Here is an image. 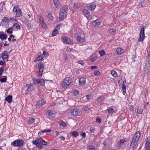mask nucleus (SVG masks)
<instances>
[{
	"instance_id": "9b49d317",
	"label": "nucleus",
	"mask_w": 150,
	"mask_h": 150,
	"mask_svg": "<svg viewBox=\"0 0 150 150\" xmlns=\"http://www.w3.org/2000/svg\"><path fill=\"white\" fill-rule=\"evenodd\" d=\"M39 21L43 28H46L47 25L45 23L43 18L41 16H39Z\"/></svg>"
},
{
	"instance_id": "f3484780",
	"label": "nucleus",
	"mask_w": 150,
	"mask_h": 150,
	"mask_svg": "<svg viewBox=\"0 0 150 150\" xmlns=\"http://www.w3.org/2000/svg\"><path fill=\"white\" fill-rule=\"evenodd\" d=\"M79 84L83 85L86 83V79L83 77H81L79 79Z\"/></svg>"
},
{
	"instance_id": "c85d7f7f",
	"label": "nucleus",
	"mask_w": 150,
	"mask_h": 150,
	"mask_svg": "<svg viewBox=\"0 0 150 150\" xmlns=\"http://www.w3.org/2000/svg\"><path fill=\"white\" fill-rule=\"evenodd\" d=\"M45 81L43 79H39L38 83L40 84V85L43 86L45 85Z\"/></svg>"
},
{
	"instance_id": "4468645a",
	"label": "nucleus",
	"mask_w": 150,
	"mask_h": 150,
	"mask_svg": "<svg viewBox=\"0 0 150 150\" xmlns=\"http://www.w3.org/2000/svg\"><path fill=\"white\" fill-rule=\"evenodd\" d=\"M93 25L95 27H98L101 23L100 20L98 19H97L94 21H93Z\"/></svg>"
},
{
	"instance_id": "338daca9",
	"label": "nucleus",
	"mask_w": 150,
	"mask_h": 150,
	"mask_svg": "<svg viewBox=\"0 0 150 150\" xmlns=\"http://www.w3.org/2000/svg\"><path fill=\"white\" fill-rule=\"evenodd\" d=\"M94 129L92 127H91L90 129V131L92 132H93L94 131Z\"/></svg>"
},
{
	"instance_id": "79ce46f5",
	"label": "nucleus",
	"mask_w": 150,
	"mask_h": 150,
	"mask_svg": "<svg viewBox=\"0 0 150 150\" xmlns=\"http://www.w3.org/2000/svg\"><path fill=\"white\" fill-rule=\"evenodd\" d=\"M143 112V110L141 108L138 109L137 110V112L139 114H142Z\"/></svg>"
},
{
	"instance_id": "412c9836",
	"label": "nucleus",
	"mask_w": 150,
	"mask_h": 150,
	"mask_svg": "<svg viewBox=\"0 0 150 150\" xmlns=\"http://www.w3.org/2000/svg\"><path fill=\"white\" fill-rule=\"evenodd\" d=\"M43 58L44 57L43 55H40L37 57V58L34 60V62H35L38 61H41L44 59Z\"/></svg>"
},
{
	"instance_id": "4c0bfd02",
	"label": "nucleus",
	"mask_w": 150,
	"mask_h": 150,
	"mask_svg": "<svg viewBox=\"0 0 150 150\" xmlns=\"http://www.w3.org/2000/svg\"><path fill=\"white\" fill-rule=\"evenodd\" d=\"M74 7L75 8L78 9L80 7V5L78 3H75L74 5Z\"/></svg>"
},
{
	"instance_id": "680f3d73",
	"label": "nucleus",
	"mask_w": 150,
	"mask_h": 150,
	"mask_svg": "<svg viewBox=\"0 0 150 150\" xmlns=\"http://www.w3.org/2000/svg\"><path fill=\"white\" fill-rule=\"evenodd\" d=\"M96 121L97 122H98L100 123L101 122V120L99 118H96Z\"/></svg>"
},
{
	"instance_id": "6e6d98bb",
	"label": "nucleus",
	"mask_w": 150,
	"mask_h": 150,
	"mask_svg": "<svg viewBox=\"0 0 150 150\" xmlns=\"http://www.w3.org/2000/svg\"><path fill=\"white\" fill-rule=\"evenodd\" d=\"M11 28H8L7 30V33H9V34H11L12 33V31L11 30Z\"/></svg>"
},
{
	"instance_id": "393cba45",
	"label": "nucleus",
	"mask_w": 150,
	"mask_h": 150,
	"mask_svg": "<svg viewBox=\"0 0 150 150\" xmlns=\"http://www.w3.org/2000/svg\"><path fill=\"white\" fill-rule=\"evenodd\" d=\"M20 28V26L17 23L14 24L12 26V28L14 30H17Z\"/></svg>"
},
{
	"instance_id": "b1692460",
	"label": "nucleus",
	"mask_w": 150,
	"mask_h": 150,
	"mask_svg": "<svg viewBox=\"0 0 150 150\" xmlns=\"http://www.w3.org/2000/svg\"><path fill=\"white\" fill-rule=\"evenodd\" d=\"M145 148L147 150H150V142L149 141L147 140L146 141Z\"/></svg>"
},
{
	"instance_id": "58836bf2",
	"label": "nucleus",
	"mask_w": 150,
	"mask_h": 150,
	"mask_svg": "<svg viewBox=\"0 0 150 150\" xmlns=\"http://www.w3.org/2000/svg\"><path fill=\"white\" fill-rule=\"evenodd\" d=\"M33 86V85L30 83V84H27L25 87L27 88V89L30 90V89L31 86L32 87Z\"/></svg>"
},
{
	"instance_id": "cd10ccee",
	"label": "nucleus",
	"mask_w": 150,
	"mask_h": 150,
	"mask_svg": "<svg viewBox=\"0 0 150 150\" xmlns=\"http://www.w3.org/2000/svg\"><path fill=\"white\" fill-rule=\"evenodd\" d=\"M71 135L74 137H76L79 135V133L76 131H74L71 133Z\"/></svg>"
},
{
	"instance_id": "473e14b6",
	"label": "nucleus",
	"mask_w": 150,
	"mask_h": 150,
	"mask_svg": "<svg viewBox=\"0 0 150 150\" xmlns=\"http://www.w3.org/2000/svg\"><path fill=\"white\" fill-rule=\"evenodd\" d=\"M58 33L57 30L55 29L52 32V35L53 36H55Z\"/></svg>"
},
{
	"instance_id": "e433bc0d",
	"label": "nucleus",
	"mask_w": 150,
	"mask_h": 150,
	"mask_svg": "<svg viewBox=\"0 0 150 150\" xmlns=\"http://www.w3.org/2000/svg\"><path fill=\"white\" fill-rule=\"evenodd\" d=\"M140 5L141 6V7L142 8L146 6V3L144 2L142 3H140L138 4V6H140Z\"/></svg>"
},
{
	"instance_id": "c03bdc74",
	"label": "nucleus",
	"mask_w": 150,
	"mask_h": 150,
	"mask_svg": "<svg viewBox=\"0 0 150 150\" xmlns=\"http://www.w3.org/2000/svg\"><path fill=\"white\" fill-rule=\"evenodd\" d=\"M146 61L147 63H148V64L150 66V56H147Z\"/></svg>"
},
{
	"instance_id": "5fc2aeb1",
	"label": "nucleus",
	"mask_w": 150,
	"mask_h": 150,
	"mask_svg": "<svg viewBox=\"0 0 150 150\" xmlns=\"http://www.w3.org/2000/svg\"><path fill=\"white\" fill-rule=\"evenodd\" d=\"M29 120L31 123H33L35 122V120L33 118H31L29 119Z\"/></svg>"
},
{
	"instance_id": "09e8293b",
	"label": "nucleus",
	"mask_w": 150,
	"mask_h": 150,
	"mask_svg": "<svg viewBox=\"0 0 150 150\" xmlns=\"http://www.w3.org/2000/svg\"><path fill=\"white\" fill-rule=\"evenodd\" d=\"M7 80L6 78H1L0 79V81L1 82H5Z\"/></svg>"
},
{
	"instance_id": "dca6fc26",
	"label": "nucleus",
	"mask_w": 150,
	"mask_h": 150,
	"mask_svg": "<svg viewBox=\"0 0 150 150\" xmlns=\"http://www.w3.org/2000/svg\"><path fill=\"white\" fill-rule=\"evenodd\" d=\"M126 140L125 139H121L117 143V146L118 147H120L122 145L126 142Z\"/></svg>"
},
{
	"instance_id": "864d4df0",
	"label": "nucleus",
	"mask_w": 150,
	"mask_h": 150,
	"mask_svg": "<svg viewBox=\"0 0 150 150\" xmlns=\"http://www.w3.org/2000/svg\"><path fill=\"white\" fill-rule=\"evenodd\" d=\"M42 143L43 145H44L45 146H47V143L45 141H44L43 139V140L42 141Z\"/></svg>"
},
{
	"instance_id": "0eeeda50",
	"label": "nucleus",
	"mask_w": 150,
	"mask_h": 150,
	"mask_svg": "<svg viewBox=\"0 0 150 150\" xmlns=\"http://www.w3.org/2000/svg\"><path fill=\"white\" fill-rule=\"evenodd\" d=\"M144 29V28H142L140 32V38L138 39V41L139 42L143 41L145 38Z\"/></svg>"
},
{
	"instance_id": "4be33fe9",
	"label": "nucleus",
	"mask_w": 150,
	"mask_h": 150,
	"mask_svg": "<svg viewBox=\"0 0 150 150\" xmlns=\"http://www.w3.org/2000/svg\"><path fill=\"white\" fill-rule=\"evenodd\" d=\"M105 99V97L104 96H100L97 99L98 102L99 103H101Z\"/></svg>"
},
{
	"instance_id": "49530a36",
	"label": "nucleus",
	"mask_w": 150,
	"mask_h": 150,
	"mask_svg": "<svg viewBox=\"0 0 150 150\" xmlns=\"http://www.w3.org/2000/svg\"><path fill=\"white\" fill-rule=\"evenodd\" d=\"M88 148L89 150H96L94 147L92 145L89 146Z\"/></svg>"
},
{
	"instance_id": "5701e85b",
	"label": "nucleus",
	"mask_w": 150,
	"mask_h": 150,
	"mask_svg": "<svg viewBox=\"0 0 150 150\" xmlns=\"http://www.w3.org/2000/svg\"><path fill=\"white\" fill-rule=\"evenodd\" d=\"M7 38V36L6 34L2 33L0 34V39L2 40H6Z\"/></svg>"
},
{
	"instance_id": "7c9ffc66",
	"label": "nucleus",
	"mask_w": 150,
	"mask_h": 150,
	"mask_svg": "<svg viewBox=\"0 0 150 150\" xmlns=\"http://www.w3.org/2000/svg\"><path fill=\"white\" fill-rule=\"evenodd\" d=\"M116 32V30L113 28L109 30V33L112 35H114Z\"/></svg>"
},
{
	"instance_id": "39448f33",
	"label": "nucleus",
	"mask_w": 150,
	"mask_h": 150,
	"mask_svg": "<svg viewBox=\"0 0 150 150\" xmlns=\"http://www.w3.org/2000/svg\"><path fill=\"white\" fill-rule=\"evenodd\" d=\"M23 140L18 139L12 142L11 144L15 146H23Z\"/></svg>"
},
{
	"instance_id": "8fccbe9b",
	"label": "nucleus",
	"mask_w": 150,
	"mask_h": 150,
	"mask_svg": "<svg viewBox=\"0 0 150 150\" xmlns=\"http://www.w3.org/2000/svg\"><path fill=\"white\" fill-rule=\"evenodd\" d=\"M4 71V69L2 67L0 68V77L2 75V73H3Z\"/></svg>"
},
{
	"instance_id": "de8ad7c7",
	"label": "nucleus",
	"mask_w": 150,
	"mask_h": 150,
	"mask_svg": "<svg viewBox=\"0 0 150 150\" xmlns=\"http://www.w3.org/2000/svg\"><path fill=\"white\" fill-rule=\"evenodd\" d=\"M43 54L44 56L45 57H47L49 55L48 53L45 51H44L43 52Z\"/></svg>"
},
{
	"instance_id": "13d9d810",
	"label": "nucleus",
	"mask_w": 150,
	"mask_h": 150,
	"mask_svg": "<svg viewBox=\"0 0 150 150\" xmlns=\"http://www.w3.org/2000/svg\"><path fill=\"white\" fill-rule=\"evenodd\" d=\"M48 115L50 116H51L52 117H53L54 116V115H53V114L52 113V111H48Z\"/></svg>"
},
{
	"instance_id": "f257e3e1",
	"label": "nucleus",
	"mask_w": 150,
	"mask_h": 150,
	"mask_svg": "<svg viewBox=\"0 0 150 150\" xmlns=\"http://www.w3.org/2000/svg\"><path fill=\"white\" fill-rule=\"evenodd\" d=\"M141 135V132L139 131L137 132L133 136L130 144V149L132 150L137 148V142Z\"/></svg>"
},
{
	"instance_id": "a18cd8bd",
	"label": "nucleus",
	"mask_w": 150,
	"mask_h": 150,
	"mask_svg": "<svg viewBox=\"0 0 150 150\" xmlns=\"http://www.w3.org/2000/svg\"><path fill=\"white\" fill-rule=\"evenodd\" d=\"M108 112L109 113H113L114 112V110L113 109L110 108L108 110Z\"/></svg>"
},
{
	"instance_id": "a878e982",
	"label": "nucleus",
	"mask_w": 150,
	"mask_h": 150,
	"mask_svg": "<svg viewBox=\"0 0 150 150\" xmlns=\"http://www.w3.org/2000/svg\"><path fill=\"white\" fill-rule=\"evenodd\" d=\"M12 96L10 95L8 96L5 98V100L8 102V103H11L12 101Z\"/></svg>"
},
{
	"instance_id": "37998d69",
	"label": "nucleus",
	"mask_w": 150,
	"mask_h": 150,
	"mask_svg": "<svg viewBox=\"0 0 150 150\" xmlns=\"http://www.w3.org/2000/svg\"><path fill=\"white\" fill-rule=\"evenodd\" d=\"M52 131V130L50 129H45L42 130V133L45 132H50Z\"/></svg>"
},
{
	"instance_id": "f8f14e48",
	"label": "nucleus",
	"mask_w": 150,
	"mask_h": 150,
	"mask_svg": "<svg viewBox=\"0 0 150 150\" xmlns=\"http://www.w3.org/2000/svg\"><path fill=\"white\" fill-rule=\"evenodd\" d=\"M83 13L84 15L88 19H91V16L90 14V13L86 9H84L83 11Z\"/></svg>"
},
{
	"instance_id": "603ef678",
	"label": "nucleus",
	"mask_w": 150,
	"mask_h": 150,
	"mask_svg": "<svg viewBox=\"0 0 150 150\" xmlns=\"http://www.w3.org/2000/svg\"><path fill=\"white\" fill-rule=\"evenodd\" d=\"M78 63L81 64V65L84 66L85 65V64L82 60L79 61L78 62Z\"/></svg>"
},
{
	"instance_id": "9d476101",
	"label": "nucleus",
	"mask_w": 150,
	"mask_h": 150,
	"mask_svg": "<svg viewBox=\"0 0 150 150\" xmlns=\"http://www.w3.org/2000/svg\"><path fill=\"white\" fill-rule=\"evenodd\" d=\"M62 38L63 41L66 43L69 44H73V41L69 38L66 37L64 36H62Z\"/></svg>"
},
{
	"instance_id": "2eb2a0df",
	"label": "nucleus",
	"mask_w": 150,
	"mask_h": 150,
	"mask_svg": "<svg viewBox=\"0 0 150 150\" xmlns=\"http://www.w3.org/2000/svg\"><path fill=\"white\" fill-rule=\"evenodd\" d=\"M54 4L57 8H59L61 4L59 0H54Z\"/></svg>"
},
{
	"instance_id": "aec40b11",
	"label": "nucleus",
	"mask_w": 150,
	"mask_h": 150,
	"mask_svg": "<svg viewBox=\"0 0 150 150\" xmlns=\"http://www.w3.org/2000/svg\"><path fill=\"white\" fill-rule=\"evenodd\" d=\"M77 40L80 42H85V39L81 37L80 35H78L77 37Z\"/></svg>"
},
{
	"instance_id": "2f4dec72",
	"label": "nucleus",
	"mask_w": 150,
	"mask_h": 150,
	"mask_svg": "<svg viewBox=\"0 0 150 150\" xmlns=\"http://www.w3.org/2000/svg\"><path fill=\"white\" fill-rule=\"evenodd\" d=\"M99 53L101 57H102L106 54L105 52L103 50L99 51Z\"/></svg>"
},
{
	"instance_id": "6e6552de",
	"label": "nucleus",
	"mask_w": 150,
	"mask_h": 150,
	"mask_svg": "<svg viewBox=\"0 0 150 150\" xmlns=\"http://www.w3.org/2000/svg\"><path fill=\"white\" fill-rule=\"evenodd\" d=\"M8 52L7 51H4L1 54V57L3 60L4 61H8Z\"/></svg>"
},
{
	"instance_id": "20e7f679",
	"label": "nucleus",
	"mask_w": 150,
	"mask_h": 150,
	"mask_svg": "<svg viewBox=\"0 0 150 150\" xmlns=\"http://www.w3.org/2000/svg\"><path fill=\"white\" fill-rule=\"evenodd\" d=\"M42 140H43V139L40 137L39 138L37 139L35 141H33L32 142L33 144L35 145L40 149H41L42 148V146L41 144Z\"/></svg>"
},
{
	"instance_id": "a19ab883",
	"label": "nucleus",
	"mask_w": 150,
	"mask_h": 150,
	"mask_svg": "<svg viewBox=\"0 0 150 150\" xmlns=\"http://www.w3.org/2000/svg\"><path fill=\"white\" fill-rule=\"evenodd\" d=\"M94 73L95 75L98 76L100 74V72L99 71L96 70L94 72Z\"/></svg>"
},
{
	"instance_id": "1a4fd4ad",
	"label": "nucleus",
	"mask_w": 150,
	"mask_h": 150,
	"mask_svg": "<svg viewBox=\"0 0 150 150\" xmlns=\"http://www.w3.org/2000/svg\"><path fill=\"white\" fill-rule=\"evenodd\" d=\"M13 10V12L16 13L17 17H20L21 16L22 12L21 10L18 7L14 6Z\"/></svg>"
},
{
	"instance_id": "c756f323",
	"label": "nucleus",
	"mask_w": 150,
	"mask_h": 150,
	"mask_svg": "<svg viewBox=\"0 0 150 150\" xmlns=\"http://www.w3.org/2000/svg\"><path fill=\"white\" fill-rule=\"evenodd\" d=\"M59 124L60 126H62L64 127H65L67 126L66 123L62 121H59Z\"/></svg>"
},
{
	"instance_id": "a211bd4d",
	"label": "nucleus",
	"mask_w": 150,
	"mask_h": 150,
	"mask_svg": "<svg viewBox=\"0 0 150 150\" xmlns=\"http://www.w3.org/2000/svg\"><path fill=\"white\" fill-rule=\"evenodd\" d=\"M45 101L43 99L40 100L37 103V105L39 107L45 104Z\"/></svg>"
},
{
	"instance_id": "052dcab7",
	"label": "nucleus",
	"mask_w": 150,
	"mask_h": 150,
	"mask_svg": "<svg viewBox=\"0 0 150 150\" xmlns=\"http://www.w3.org/2000/svg\"><path fill=\"white\" fill-rule=\"evenodd\" d=\"M80 135L83 138H85L86 137V134L85 132H82Z\"/></svg>"
},
{
	"instance_id": "69168bd1",
	"label": "nucleus",
	"mask_w": 150,
	"mask_h": 150,
	"mask_svg": "<svg viewBox=\"0 0 150 150\" xmlns=\"http://www.w3.org/2000/svg\"><path fill=\"white\" fill-rule=\"evenodd\" d=\"M3 42L2 41H0V50H1L2 48V45L3 44Z\"/></svg>"
},
{
	"instance_id": "0e129e2a",
	"label": "nucleus",
	"mask_w": 150,
	"mask_h": 150,
	"mask_svg": "<svg viewBox=\"0 0 150 150\" xmlns=\"http://www.w3.org/2000/svg\"><path fill=\"white\" fill-rule=\"evenodd\" d=\"M97 67L96 66H92L91 67V69H96V68Z\"/></svg>"
},
{
	"instance_id": "ea45409f",
	"label": "nucleus",
	"mask_w": 150,
	"mask_h": 150,
	"mask_svg": "<svg viewBox=\"0 0 150 150\" xmlns=\"http://www.w3.org/2000/svg\"><path fill=\"white\" fill-rule=\"evenodd\" d=\"M111 74L114 77H116L117 76V72L114 71H111Z\"/></svg>"
},
{
	"instance_id": "bf43d9fd",
	"label": "nucleus",
	"mask_w": 150,
	"mask_h": 150,
	"mask_svg": "<svg viewBox=\"0 0 150 150\" xmlns=\"http://www.w3.org/2000/svg\"><path fill=\"white\" fill-rule=\"evenodd\" d=\"M6 62L5 61H4L3 60V61L2 60L0 61V65H4V64H5Z\"/></svg>"
},
{
	"instance_id": "c9c22d12",
	"label": "nucleus",
	"mask_w": 150,
	"mask_h": 150,
	"mask_svg": "<svg viewBox=\"0 0 150 150\" xmlns=\"http://www.w3.org/2000/svg\"><path fill=\"white\" fill-rule=\"evenodd\" d=\"M126 86L124 84V82H123L122 84V89L124 93H125L126 92Z\"/></svg>"
},
{
	"instance_id": "4d7b16f0",
	"label": "nucleus",
	"mask_w": 150,
	"mask_h": 150,
	"mask_svg": "<svg viewBox=\"0 0 150 150\" xmlns=\"http://www.w3.org/2000/svg\"><path fill=\"white\" fill-rule=\"evenodd\" d=\"M86 98H87V100H90V98L92 97V96L91 95V94H88V95H87L86 96Z\"/></svg>"
},
{
	"instance_id": "3c124183",
	"label": "nucleus",
	"mask_w": 150,
	"mask_h": 150,
	"mask_svg": "<svg viewBox=\"0 0 150 150\" xmlns=\"http://www.w3.org/2000/svg\"><path fill=\"white\" fill-rule=\"evenodd\" d=\"M73 93L75 96H76L79 94V91L76 90H74L73 91Z\"/></svg>"
},
{
	"instance_id": "774afa93",
	"label": "nucleus",
	"mask_w": 150,
	"mask_h": 150,
	"mask_svg": "<svg viewBox=\"0 0 150 150\" xmlns=\"http://www.w3.org/2000/svg\"><path fill=\"white\" fill-rule=\"evenodd\" d=\"M18 150H26V149L24 148L20 147L18 148Z\"/></svg>"
},
{
	"instance_id": "ddd939ff",
	"label": "nucleus",
	"mask_w": 150,
	"mask_h": 150,
	"mask_svg": "<svg viewBox=\"0 0 150 150\" xmlns=\"http://www.w3.org/2000/svg\"><path fill=\"white\" fill-rule=\"evenodd\" d=\"M45 66L42 62L40 63L39 66V75L41 76L42 74L43 70Z\"/></svg>"
},
{
	"instance_id": "6ab92c4d",
	"label": "nucleus",
	"mask_w": 150,
	"mask_h": 150,
	"mask_svg": "<svg viewBox=\"0 0 150 150\" xmlns=\"http://www.w3.org/2000/svg\"><path fill=\"white\" fill-rule=\"evenodd\" d=\"M96 5L95 4L92 3L91 5L88 6V9L91 10H93L95 8Z\"/></svg>"
},
{
	"instance_id": "72a5a7b5",
	"label": "nucleus",
	"mask_w": 150,
	"mask_h": 150,
	"mask_svg": "<svg viewBox=\"0 0 150 150\" xmlns=\"http://www.w3.org/2000/svg\"><path fill=\"white\" fill-rule=\"evenodd\" d=\"M46 15H47L48 18H50V19L51 20H53V17L50 13L47 12V13Z\"/></svg>"
},
{
	"instance_id": "7ed1b4c3",
	"label": "nucleus",
	"mask_w": 150,
	"mask_h": 150,
	"mask_svg": "<svg viewBox=\"0 0 150 150\" xmlns=\"http://www.w3.org/2000/svg\"><path fill=\"white\" fill-rule=\"evenodd\" d=\"M72 82V79L70 77H67L64 80L62 83V86L64 88H67Z\"/></svg>"
},
{
	"instance_id": "f704fd0d",
	"label": "nucleus",
	"mask_w": 150,
	"mask_h": 150,
	"mask_svg": "<svg viewBox=\"0 0 150 150\" xmlns=\"http://www.w3.org/2000/svg\"><path fill=\"white\" fill-rule=\"evenodd\" d=\"M39 79H37L36 78H33V83L34 84L38 83L39 81Z\"/></svg>"
},
{
	"instance_id": "423d86ee",
	"label": "nucleus",
	"mask_w": 150,
	"mask_h": 150,
	"mask_svg": "<svg viewBox=\"0 0 150 150\" xmlns=\"http://www.w3.org/2000/svg\"><path fill=\"white\" fill-rule=\"evenodd\" d=\"M71 113L73 116H77L81 115V111L77 109H74L71 110Z\"/></svg>"
},
{
	"instance_id": "bb28decb",
	"label": "nucleus",
	"mask_w": 150,
	"mask_h": 150,
	"mask_svg": "<svg viewBox=\"0 0 150 150\" xmlns=\"http://www.w3.org/2000/svg\"><path fill=\"white\" fill-rule=\"evenodd\" d=\"M117 52L118 54H122L123 52V50L120 48H118L117 49Z\"/></svg>"
},
{
	"instance_id": "f03ea898",
	"label": "nucleus",
	"mask_w": 150,
	"mask_h": 150,
	"mask_svg": "<svg viewBox=\"0 0 150 150\" xmlns=\"http://www.w3.org/2000/svg\"><path fill=\"white\" fill-rule=\"evenodd\" d=\"M68 7L66 6H65L62 7L59 14V20L62 21L66 17L67 15V13L66 11Z\"/></svg>"
},
{
	"instance_id": "e2e57ef3",
	"label": "nucleus",
	"mask_w": 150,
	"mask_h": 150,
	"mask_svg": "<svg viewBox=\"0 0 150 150\" xmlns=\"http://www.w3.org/2000/svg\"><path fill=\"white\" fill-rule=\"evenodd\" d=\"M148 55L150 56V48H148L147 50Z\"/></svg>"
}]
</instances>
